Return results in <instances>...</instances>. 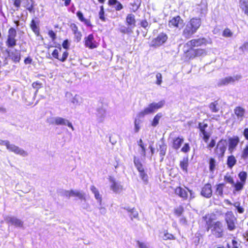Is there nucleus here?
<instances>
[{"label": "nucleus", "mask_w": 248, "mask_h": 248, "mask_svg": "<svg viewBox=\"0 0 248 248\" xmlns=\"http://www.w3.org/2000/svg\"><path fill=\"white\" fill-rule=\"evenodd\" d=\"M201 25V20L199 18L191 19L186 24L183 31L184 36L187 38H190L199 29Z\"/></svg>", "instance_id": "nucleus-1"}, {"label": "nucleus", "mask_w": 248, "mask_h": 248, "mask_svg": "<svg viewBox=\"0 0 248 248\" xmlns=\"http://www.w3.org/2000/svg\"><path fill=\"white\" fill-rule=\"evenodd\" d=\"M165 103L164 100H161L158 102H153L149 104L142 111L138 113V116L140 118L144 117L145 115L153 113L158 109L163 107Z\"/></svg>", "instance_id": "nucleus-2"}, {"label": "nucleus", "mask_w": 248, "mask_h": 248, "mask_svg": "<svg viewBox=\"0 0 248 248\" xmlns=\"http://www.w3.org/2000/svg\"><path fill=\"white\" fill-rule=\"evenodd\" d=\"M168 39L167 34L164 32L160 33L155 38L152 39L150 43V46L154 48L159 47L163 45Z\"/></svg>", "instance_id": "nucleus-3"}, {"label": "nucleus", "mask_w": 248, "mask_h": 248, "mask_svg": "<svg viewBox=\"0 0 248 248\" xmlns=\"http://www.w3.org/2000/svg\"><path fill=\"white\" fill-rule=\"evenodd\" d=\"M207 223L208 224V229L211 228L212 233L217 238H221L223 236V225L220 222H214L210 226L208 222Z\"/></svg>", "instance_id": "nucleus-4"}, {"label": "nucleus", "mask_w": 248, "mask_h": 248, "mask_svg": "<svg viewBox=\"0 0 248 248\" xmlns=\"http://www.w3.org/2000/svg\"><path fill=\"white\" fill-rule=\"evenodd\" d=\"M225 221L227 229L230 231L234 230L236 228L237 219L232 212H228L225 215Z\"/></svg>", "instance_id": "nucleus-5"}, {"label": "nucleus", "mask_w": 248, "mask_h": 248, "mask_svg": "<svg viewBox=\"0 0 248 248\" xmlns=\"http://www.w3.org/2000/svg\"><path fill=\"white\" fill-rule=\"evenodd\" d=\"M212 41L207 40L204 38H201L198 39H192L188 42L186 45V46L192 49L194 47H198L202 45H206L207 44H211Z\"/></svg>", "instance_id": "nucleus-6"}, {"label": "nucleus", "mask_w": 248, "mask_h": 248, "mask_svg": "<svg viewBox=\"0 0 248 248\" xmlns=\"http://www.w3.org/2000/svg\"><path fill=\"white\" fill-rule=\"evenodd\" d=\"M84 46L89 49H94L98 47L99 43L94 38L93 34H90L84 38Z\"/></svg>", "instance_id": "nucleus-7"}, {"label": "nucleus", "mask_w": 248, "mask_h": 248, "mask_svg": "<svg viewBox=\"0 0 248 248\" xmlns=\"http://www.w3.org/2000/svg\"><path fill=\"white\" fill-rule=\"evenodd\" d=\"M16 36V30L11 28L9 30L7 40L6 44L8 47H13L16 46V40L15 39Z\"/></svg>", "instance_id": "nucleus-8"}, {"label": "nucleus", "mask_w": 248, "mask_h": 248, "mask_svg": "<svg viewBox=\"0 0 248 248\" xmlns=\"http://www.w3.org/2000/svg\"><path fill=\"white\" fill-rule=\"evenodd\" d=\"M226 140H222L218 142L215 150V153L218 158H221L224 156L226 150Z\"/></svg>", "instance_id": "nucleus-9"}, {"label": "nucleus", "mask_w": 248, "mask_h": 248, "mask_svg": "<svg viewBox=\"0 0 248 248\" xmlns=\"http://www.w3.org/2000/svg\"><path fill=\"white\" fill-rule=\"evenodd\" d=\"M7 149L10 152H13L16 155H18L22 156H26L28 155V153L26 151L15 144H11L10 143L8 146Z\"/></svg>", "instance_id": "nucleus-10"}, {"label": "nucleus", "mask_w": 248, "mask_h": 248, "mask_svg": "<svg viewBox=\"0 0 248 248\" xmlns=\"http://www.w3.org/2000/svg\"><path fill=\"white\" fill-rule=\"evenodd\" d=\"M241 78V77L239 75H236L234 77H228L221 79L218 82V86H224L227 85L230 83H233L236 81H238Z\"/></svg>", "instance_id": "nucleus-11"}, {"label": "nucleus", "mask_w": 248, "mask_h": 248, "mask_svg": "<svg viewBox=\"0 0 248 248\" xmlns=\"http://www.w3.org/2000/svg\"><path fill=\"white\" fill-rule=\"evenodd\" d=\"M184 21L180 16L172 17L169 22V26L170 28H181L183 26Z\"/></svg>", "instance_id": "nucleus-12"}, {"label": "nucleus", "mask_w": 248, "mask_h": 248, "mask_svg": "<svg viewBox=\"0 0 248 248\" xmlns=\"http://www.w3.org/2000/svg\"><path fill=\"white\" fill-rule=\"evenodd\" d=\"M53 124L56 125H67L74 131V128L72 124L69 120L60 117H56L53 119Z\"/></svg>", "instance_id": "nucleus-13"}, {"label": "nucleus", "mask_w": 248, "mask_h": 248, "mask_svg": "<svg viewBox=\"0 0 248 248\" xmlns=\"http://www.w3.org/2000/svg\"><path fill=\"white\" fill-rule=\"evenodd\" d=\"M109 180L110 183V189L114 192L119 193L122 190V186L119 183L116 182L113 178L110 177Z\"/></svg>", "instance_id": "nucleus-14"}, {"label": "nucleus", "mask_w": 248, "mask_h": 248, "mask_svg": "<svg viewBox=\"0 0 248 248\" xmlns=\"http://www.w3.org/2000/svg\"><path fill=\"white\" fill-rule=\"evenodd\" d=\"M239 142V139L237 136H234L229 139V151L232 153L235 149Z\"/></svg>", "instance_id": "nucleus-15"}, {"label": "nucleus", "mask_w": 248, "mask_h": 248, "mask_svg": "<svg viewBox=\"0 0 248 248\" xmlns=\"http://www.w3.org/2000/svg\"><path fill=\"white\" fill-rule=\"evenodd\" d=\"M201 194L203 197L208 198L212 195V186L210 184H206L202 187Z\"/></svg>", "instance_id": "nucleus-16"}, {"label": "nucleus", "mask_w": 248, "mask_h": 248, "mask_svg": "<svg viewBox=\"0 0 248 248\" xmlns=\"http://www.w3.org/2000/svg\"><path fill=\"white\" fill-rule=\"evenodd\" d=\"M188 189L186 188H183L181 186H178L174 188V191L175 193L180 197L186 199L187 198V191Z\"/></svg>", "instance_id": "nucleus-17"}, {"label": "nucleus", "mask_w": 248, "mask_h": 248, "mask_svg": "<svg viewBox=\"0 0 248 248\" xmlns=\"http://www.w3.org/2000/svg\"><path fill=\"white\" fill-rule=\"evenodd\" d=\"M234 113L237 120L239 121H242L244 117L245 109L241 107L238 106L234 109Z\"/></svg>", "instance_id": "nucleus-18"}, {"label": "nucleus", "mask_w": 248, "mask_h": 248, "mask_svg": "<svg viewBox=\"0 0 248 248\" xmlns=\"http://www.w3.org/2000/svg\"><path fill=\"white\" fill-rule=\"evenodd\" d=\"M127 25L133 29L136 26L135 16L133 14H128L126 17Z\"/></svg>", "instance_id": "nucleus-19"}, {"label": "nucleus", "mask_w": 248, "mask_h": 248, "mask_svg": "<svg viewBox=\"0 0 248 248\" xmlns=\"http://www.w3.org/2000/svg\"><path fill=\"white\" fill-rule=\"evenodd\" d=\"M107 112L104 108H99L97 110V120L99 122H103L106 116Z\"/></svg>", "instance_id": "nucleus-20"}, {"label": "nucleus", "mask_w": 248, "mask_h": 248, "mask_svg": "<svg viewBox=\"0 0 248 248\" xmlns=\"http://www.w3.org/2000/svg\"><path fill=\"white\" fill-rule=\"evenodd\" d=\"M190 53L191 56L190 58H194L195 57L203 56L206 54V51L205 49H197L192 50Z\"/></svg>", "instance_id": "nucleus-21"}, {"label": "nucleus", "mask_w": 248, "mask_h": 248, "mask_svg": "<svg viewBox=\"0 0 248 248\" xmlns=\"http://www.w3.org/2000/svg\"><path fill=\"white\" fill-rule=\"evenodd\" d=\"M184 142V139L182 137H177L173 140L172 148L175 150L180 148Z\"/></svg>", "instance_id": "nucleus-22"}, {"label": "nucleus", "mask_w": 248, "mask_h": 248, "mask_svg": "<svg viewBox=\"0 0 248 248\" xmlns=\"http://www.w3.org/2000/svg\"><path fill=\"white\" fill-rule=\"evenodd\" d=\"M239 6L245 14L248 16V0H240Z\"/></svg>", "instance_id": "nucleus-23"}, {"label": "nucleus", "mask_w": 248, "mask_h": 248, "mask_svg": "<svg viewBox=\"0 0 248 248\" xmlns=\"http://www.w3.org/2000/svg\"><path fill=\"white\" fill-rule=\"evenodd\" d=\"M90 190L94 194L95 199L101 203L102 202V196L100 194L98 189L95 186H92L90 187Z\"/></svg>", "instance_id": "nucleus-24"}, {"label": "nucleus", "mask_w": 248, "mask_h": 248, "mask_svg": "<svg viewBox=\"0 0 248 248\" xmlns=\"http://www.w3.org/2000/svg\"><path fill=\"white\" fill-rule=\"evenodd\" d=\"M77 16L78 19L83 22L87 26H91V24L89 20L84 17L83 14L80 11H78Z\"/></svg>", "instance_id": "nucleus-25"}, {"label": "nucleus", "mask_w": 248, "mask_h": 248, "mask_svg": "<svg viewBox=\"0 0 248 248\" xmlns=\"http://www.w3.org/2000/svg\"><path fill=\"white\" fill-rule=\"evenodd\" d=\"M71 102L74 106H79L82 103V98L79 95L76 94L72 97Z\"/></svg>", "instance_id": "nucleus-26"}, {"label": "nucleus", "mask_w": 248, "mask_h": 248, "mask_svg": "<svg viewBox=\"0 0 248 248\" xmlns=\"http://www.w3.org/2000/svg\"><path fill=\"white\" fill-rule=\"evenodd\" d=\"M236 163V159L233 155H230L228 156L227 164L229 168L232 169L235 165Z\"/></svg>", "instance_id": "nucleus-27"}, {"label": "nucleus", "mask_w": 248, "mask_h": 248, "mask_svg": "<svg viewBox=\"0 0 248 248\" xmlns=\"http://www.w3.org/2000/svg\"><path fill=\"white\" fill-rule=\"evenodd\" d=\"M9 56L11 59L16 62H19L20 59V53L17 50L12 52Z\"/></svg>", "instance_id": "nucleus-28"}, {"label": "nucleus", "mask_w": 248, "mask_h": 248, "mask_svg": "<svg viewBox=\"0 0 248 248\" xmlns=\"http://www.w3.org/2000/svg\"><path fill=\"white\" fill-rule=\"evenodd\" d=\"M209 170L211 172H213L217 166V162L215 159L214 158H210L209 161Z\"/></svg>", "instance_id": "nucleus-29"}, {"label": "nucleus", "mask_w": 248, "mask_h": 248, "mask_svg": "<svg viewBox=\"0 0 248 248\" xmlns=\"http://www.w3.org/2000/svg\"><path fill=\"white\" fill-rule=\"evenodd\" d=\"M162 114L161 113H158L154 118L152 122V125L153 126H156L158 124L160 118L162 117Z\"/></svg>", "instance_id": "nucleus-30"}, {"label": "nucleus", "mask_w": 248, "mask_h": 248, "mask_svg": "<svg viewBox=\"0 0 248 248\" xmlns=\"http://www.w3.org/2000/svg\"><path fill=\"white\" fill-rule=\"evenodd\" d=\"M73 197H77L80 200H85V194L78 190H74Z\"/></svg>", "instance_id": "nucleus-31"}, {"label": "nucleus", "mask_w": 248, "mask_h": 248, "mask_svg": "<svg viewBox=\"0 0 248 248\" xmlns=\"http://www.w3.org/2000/svg\"><path fill=\"white\" fill-rule=\"evenodd\" d=\"M167 150V146L164 143H162L161 144L159 145V154L162 158L161 160L163 159V156L166 154V152Z\"/></svg>", "instance_id": "nucleus-32"}, {"label": "nucleus", "mask_w": 248, "mask_h": 248, "mask_svg": "<svg viewBox=\"0 0 248 248\" xmlns=\"http://www.w3.org/2000/svg\"><path fill=\"white\" fill-rule=\"evenodd\" d=\"M181 168L185 172H187V169L188 166V161L187 159L184 158L180 164Z\"/></svg>", "instance_id": "nucleus-33"}, {"label": "nucleus", "mask_w": 248, "mask_h": 248, "mask_svg": "<svg viewBox=\"0 0 248 248\" xmlns=\"http://www.w3.org/2000/svg\"><path fill=\"white\" fill-rule=\"evenodd\" d=\"M127 211L130 214V216L132 219L133 218H136L138 217L139 214L137 211L135 210L134 208L132 209H127Z\"/></svg>", "instance_id": "nucleus-34"}, {"label": "nucleus", "mask_w": 248, "mask_h": 248, "mask_svg": "<svg viewBox=\"0 0 248 248\" xmlns=\"http://www.w3.org/2000/svg\"><path fill=\"white\" fill-rule=\"evenodd\" d=\"M141 121L139 119H136L134 121V130L135 133H138L140 129Z\"/></svg>", "instance_id": "nucleus-35"}, {"label": "nucleus", "mask_w": 248, "mask_h": 248, "mask_svg": "<svg viewBox=\"0 0 248 248\" xmlns=\"http://www.w3.org/2000/svg\"><path fill=\"white\" fill-rule=\"evenodd\" d=\"M134 162L135 165L137 168V170H138V171H139V172L144 170L142 164H141V163L140 162V160L138 159L135 158Z\"/></svg>", "instance_id": "nucleus-36"}, {"label": "nucleus", "mask_w": 248, "mask_h": 248, "mask_svg": "<svg viewBox=\"0 0 248 248\" xmlns=\"http://www.w3.org/2000/svg\"><path fill=\"white\" fill-rule=\"evenodd\" d=\"M224 187V184H219L217 186L216 193L219 196H222L223 190Z\"/></svg>", "instance_id": "nucleus-37"}, {"label": "nucleus", "mask_w": 248, "mask_h": 248, "mask_svg": "<svg viewBox=\"0 0 248 248\" xmlns=\"http://www.w3.org/2000/svg\"><path fill=\"white\" fill-rule=\"evenodd\" d=\"M139 173L140 177L141 178L143 182L146 184H147L148 181V176L147 174L144 172V170Z\"/></svg>", "instance_id": "nucleus-38"}, {"label": "nucleus", "mask_w": 248, "mask_h": 248, "mask_svg": "<svg viewBox=\"0 0 248 248\" xmlns=\"http://www.w3.org/2000/svg\"><path fill=\"white\" fill-rule=\"evenodd\" d=\"M240 244L235 239L232 241L231 244H228L227 246L228 248H239Z\"/></svg>", "instance_id": "nucleus-39"}, {"label": "nucleus", "mask_w": 248, "mask_h": 248, "mask_svg": "<svg viewBox=\"0 0 248 248\" xmlns=\"http://www.w3.org/2000/svg\"><path fill=\"white\" fill-rule=\"evenodd\" d=\"M241 157L243 159H247L248 158V144H247L245 148L242 151Z\"/></svg>", "instance_id": "nucleus-40"}, {"label": "nucleus", "mask_w": 248, "mask_h": 248, "mask_svg": "<svg viewBox=\"0 0 248 248\" xmlns=\"http://www.w3.org/2000/svg\"><path fill=\"white\" fill-rule=\"evenodd\" d=\"M31 27L32 31L35 33H39V29L38 27L36 25V24L34 20H32L31 22Z\"/></svg>", "instance_id": "nucleus-41"}, {"label": "nucleus", "mask_w": 248, "mask_h": 248, "mask_svg": "<svg viewBox=\"0 0 248 248\" xmlns=\"http://www.w3.org/2000/svg\"><path fill=\"white\" fill-rule=\"evenodd\" d=\"M13 225H14L16 227H22L23 226V222L21 221L20 219L16 217V219H15Z\"/></svg>", "instance_id": "nucleus-42"}, {"label": "nucleus", "mask_w": 248, "mask_h": 248, "mask_svg": "<svg viewBox=\"0 0 248 248\" xmlns=\"http://www.w3.org/2000/svg\"><path fill=\"white\" fill-rule=\"evenodd\" d=\"M16 218L15 217L8 216L5 217L4 219L6 222L13 225Z\"/></svg>", "instance_id": "nucleus-43"}, {"label": "nucleus", "mask_w": 248, "mask_h": 248, "mask_svg": "<svg viewBox=\"0 0 248 248\" xmlns=\"http://www.w3.org/2000/svg\"><path fill=\"white\" fill-rule=\"evenodd\" d=\"M238 176L241 181L245 183L247 178V173L244 171H241L239 173Z\"/></svg>", "instance_id": "nucleus-44"}, {"label": "nucleus", "mask_w": 248, "mask_h": 248, "mask_svg": "<svg viewBox=\"0 0 248 248\" xmlns=\"http://www.w3.org/2000/svg\"><path fill=\"white\" fill-rule=\"evenodd\" d=\"M244 183H241L239 182H237L235 184H233L234 186L235 190L236 191H239L243 188Z\"/></svg>", "instance_id": "nucleus-45"}, {"label": "nucleus", "mask_w": 248, "mask_h": 248, "mask_svg": "<svg viewBox=\"0 0 248 248\" xmlns=\"http://www.w3.org/2000/svg\"><path fill=\"white\" fill-rule=\"evenodd\" d=\"M163 238L164 240H173L175 239L174 236L172 234L167 232L164 233Z\"/></svg>", "instance_id": "nucleus-46"}, {"label": "nucleus", "mask_w": 248, "mask_h": 248, "mask_svg": "<svg viewBox=\"0 0 248 248\" xmlns=\"http://www.w3.org/2000/svg\"><path fill=\"white\" fill-rule=\"evenodd\" d=\"M99 16L100 19L104 21L105 20V17L104 16V8L103 6H100V10L99 13Z\"/></svg>", "instance_id": "nucleus-47"}, {"label": "nucleus", "mask_w": 248, "mask_h": 248, "mask_svg": "<svg viewBox=\"0 0 248 248\" xmlns=\"http://www.w3.org/2000/svg\"><path fill=\"white\" fill-rule=\"evenodd\" d=\"M183 208L182 206H179L174 210V214L177 216H180L183 212Z\"/></svg>", "instance_id": "nucleus-48"}, {"label": "nucleus", "mask_w": 248, "mask_h": 248, "mask_svg": "<svg viewBox=\"0 0 248 248\" xmlns=\"http://www.w3.org/2000/svg\"><path fill=\"white\" fill-rule=\"evenodd\" d=\"M81 37L82 34L80 31H78V32L74 33V38L77 42H78L81 40Z\"/></svg>", "instance_id": "nucleus-49"}, {"label": "nucleus", "mask_w": 248, "mask_h": 248, "mask_svg": "<svg viewBox=\"0 0 248 248\" xmlns=\"http://www.w3.org/2000/svg\"><path fill=\"white\" fill-rule=\"evenodd\" d=\"M162 75L159 73H158L156 74V84H157L158 85H160L162 83Z\"/></svg>", "instance_id": "nucleus-50"}, {"label": "nucleus", "mask_w": 248, "mask_h": 248, "mask_svg": "<svg viewBox=\"0 0 248 248\" xmlns=\"http://www.w3.org/2000/svg\"><path fill=\"white\" fill-rule=\"evenodd\" d=\"M224 181H225L226 182L229 183H230L231 184H234V182H233V178L232 176H231L230 175H226L225 176H224Z\"/></svg>", "instance_id": "nucleus-51"}, {"label": "nucleus", "mask_w": 248, "mask_h": 248, "mask_svg": "<svg viewBox=\"0 0 248 248\" xmlns=\"http://www.w3.org/2000/svg\"><path fill=\"white\" fill-rule=\"evenodd\" d=\"M232 35V33L229 29H226L223 32V36L225 37H231Z\"/></svg>", "instance_id": "nucleus-52"}, {"label": "nucleus", "mask_w": 248, "mask_h": 248, "mask_svg": "<svg viewBox=\"0 0 248 248\" xmlns=\"http://www.w3.org/2000/svg\"><path fill=\"white\" fill-rule=\"evenodd\" d=\"M209 108L211 110L214 112H216L218 110V109L217 108V105L215 102L210 104Z\"/></svg>", "instance_id": "nucleus-53"}, {"label": "nucleus", "mask_w": 248, "mask_h": 248, "mask_svg": "<svg viewBox=\"0 0 248 248\" xmlns=\"http://www.w3.org/2000/svg\"><path fill=\"white\" fill-rule=\"evenodd\" d=\"M202 138H203L204 141L205 142H207V141L210 138V134L209 133L207 132L206 131H204L203 132V133H202Z\"/></svg>", "instance_id": "nucleus-54"}, {"label": "nucleus", "mask_w": 248, "mask_h": 248, "mask_svg": "<svg viewBox=\"0 0 248 248\" xmlns=\"http://www.w3.org/2000/svg\"><path fill=\"white\" fill-rule=\"evenodd\" d=\"M138 145L140 146V147L141 148L142 151V154L143 155H145V148L144 146V145L143 144V142L142 140L140 139L139 141H138Z\"/></svg>", "instance_id": "nucleus-55"}, {"label": "nucleus", "mask_w": 248, "mask_h": 248, "mask_svg": "<svg viewBox=\"0 0 248 248\" xmlns=\"http://www.w3.org/2000/svg\"><path fill=\"white\" fill-rule=\"evenodd\" d=\"M32 86L33 88L36 89L35 94L37 93L38 90L42 87V84L39 82H35L32 84Z\"/></svg>", "instance_id": "nucleus-56"}, {"label": "nucleus", "mask_w": 248, "mask_h": 248, "mask_svg": "<svg viewBox=\"0 0 248 248\" xmlns=\"http://www.w3.org/2000/svg\"><path fill=\"white\" fill-rule=\"evenodd\" d=\"M190 150V147L188 143H185L181 149V151L184 153H187Z\"/></svg>", "instance_id": "nucleus-57"}, {"label": "nucleus", "mask_w": 248, "mask_h": 248, "mask_svg": "<svg viewBox=\"0 0 248 248\" xmlns=\"http://www.w3.org/2000/svg\"><path fill=\"white\" fill-rule=\"evenodd\" d=\"M68 53L66 51H65L63 53L62 57L60 58V59H59V60H60L61 62H63L66 60V59L68 57Z\"/></svg>", "instance_id": "nucleus-58"}, {"label": "nucleus", "mask_w": 248, "mask_h": 248, "mask_svg": "<svg viewBox=\"0 0 248 248\" xmlns=\"http://www.w3.org/2000/svg\"><path fill=\"white\" fill-rule=\"evenodd\" d=\"M137 244L139 248H149L147 244L144 242L138 241Z\"/></svg>", "instance_id": "nucleus-59"}, {"label": "nucleus", "mask_w": 248, "mask_h": 248, "mask_svg": "<svg viewBox=\"0 0 248 248\" xmlns=\"http://www.w3.org/2000/svg\"><path fill=\"white\" fill-rule=\"evenodd\" d=\"M74 190L65 191L64 193V195L67 197H73Z\"/></svg>", "instance_id": "nucleus-60"}, {"label": "nucleus", "mask_w": 248, "mask_h": 248, "mask_svg": "<svg viewBox=\"0 0 248 248\" xmlns=\"http://www.w3.org/2000/svg\"><path fill=\"white\" fill-rule=\"evenodd\" d=\"M114 7L117 11H120L123 9V6L122 4L118 1L116 5H114Z\"/></svg>", "instance_id": "nucleus-61"}, {"label": "nucleus", "mask_w": 248, "mask_h": 248, "mask_svg": "<svg viewBox=\"0 0 248 248\" xmlns=\"http://www.w3.org/2000/svg\"><path fill=\"white\" fill-rule=\"evenodd\" d=\"M243 52L248 51V42L245 43L242 46L239 48Z\"/></svg>", "instance_id": "nucleus-62"}, {"label": "nucleus", "mask_w": 248, "mask_h": 248, "mask_svg": "<svg viewBox=\"0 0 248 248\" xmlns=\"http://www.w3.org/2000/svg\"><path fill=\"white\" fill-rule=\"evenodd\" d=\"M52 55L54 58L56 59H57L58 60L59 59H60V58L59 57V51L56 49L54 50L52 53Z\"/></svg>", "instance_id": "nucleus-63"}, {"label": "nucleus", "mask_w": 248, "mask_h": 248, "mask_svg": "<svg viewBox=\"0 0 248 248\" xmlns=\"http://www.w3.org/2000/svg\"><path fill=\"white\" fill-rule=\"evenodd\" d=\"M10 142L8 140H0V145H4L7 148L9 145Z\"/></svg>", "instance_id": "nucleus-64"}]
</instances>
